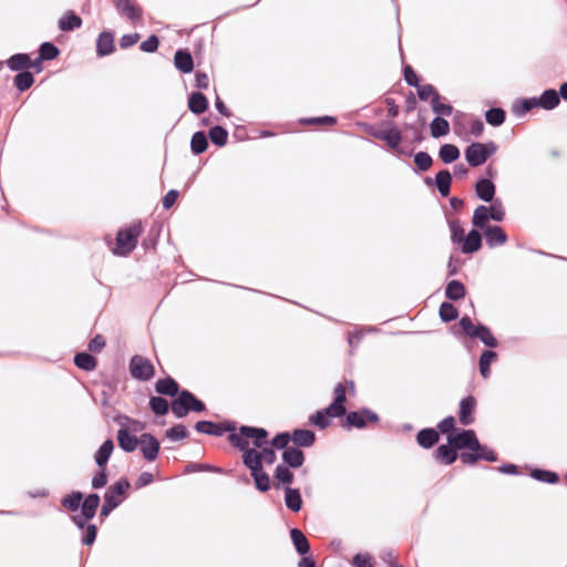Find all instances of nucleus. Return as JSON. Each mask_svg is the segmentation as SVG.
<instances>
[{
	"mask_svg": "<svg viewBox=\"0 0 567 567\" xmlns=\"http://www.w3.org/2000/svg\"><path fill=\"white\" fill-rule=\"evenodd\" d=\"M488 213L491 215V220L495 223H502L506 217V210L503 205L502 199L498 197L494 199L493 202L488 203Z\"/></svg>",
	"mask_w": 567,
	"mask_h": 567,
	"instance_id": "obj_62",
	"label": "nucleus"
},
{
	"mask_svg": "<svg viewBox=\"0 0 567 567\" xmlns=\"http://www.w3.org/2000/svg\"><path fill=\"white\" fill-rule=\"evenodd\" d=\"M474 339L480 340L487 349L486 350H494L499 346L498 340L494 336L492 329L478 321V328H476V333L474 334Z\"/></svg>",
	"mask_w": 567,
	"mask_h": 567,
	"instance_id": "obj_42",
	"label": "nucleus"
},
{
	"mask_svg": "<svg viewBox=\"0 0 567 567\" xmlns=\"http://www.w3.org/2000/svg\"><path fill=\"white\" fill-rule=\"evenodd\" d=\"M347 403V389L342 382H338L332 391V400L328 404L331 409L343 416L349 410L346 406Z\"/></svg>",
	"mask_w": 567,
	"mask_h": 567,
	"instance_id": "obj_36",
	"label": "nucleus"
},
{
	"mask_svg": "<svg viewBox=\"0 0 567 567\" xmlns=\"http://www.w3.org/2000/svg\"><path fill=\"white\" fill-rule=\"evenodd\" d=\"M112 3L118 14L125 17L130 21L136 22L142 19L143 9L133 0H112Z\"/></svg>",
	"mask_w": 567,
	"mask_h": 567,
	"instance_id": "obj_22",
	"label": "nucleus"
},
{
	"mask_svg": "<svg viewBox=\"0 0 567 567\" xmlns=\"http://www.w3.org/2000/svg\"><path fill=\"white\" fill-rule=\"evenodd\" d=\"M80 532L82 546L91 547L95 544L99 535V526L95 523L73 524Z\"/></svg>",
	"mask_w": 567,
	"mask_h": 567,
	"instance_id": "obj_37",
	"label": "nucleus"
},
{
	"mask_svg": "<svg viewBox=\"0 0 567 567\" xmlns=\"http://www.w3.org/2000/svg\"><path fill=\"white\" fill-rule=\"evenodd\" d=\"M289 536H290L292 546L299 556H303L311 551L309 540L307 539L305 534L299 528L291 527L289 529Z\"/></svg>",
	"mask_w": 567,
	"mask_h": 567,
	"instance_id": "obj_41",
	"label": "nucleus"
},
{
	"mask_svg": "<svg viewBox=\"0 0 567 567\" xmlns=\"http://www.w3.org/2000/svg\"><path fill=\"white\" fill-rule=\"evenodd\" d=\"M351 565L353 567H374V559L370 553H357L353 555Z\"/></svg>",
	"mask_w": 567,
	"mask_h": 567,
	"instance_id": "obj_64",
	"label": "nucleus"
},
{
	"mask_svg": "<svg viewBox=\"0 0 567 567\" xmlns=\"http://www.w3.org/2000/svg\"><path fill=\"white\" fill-rule=\"evenodd\" d=\"M118 447L124 453H133L138 447L140 436L131 433L127 429H118L116 432Z\"/></svg>",
	"mask_w": 567,
	"mask_h": 567,
	"instance_id": "obj_35",
	"label": "nucleus"
},
{
	"mask_svg": "<svg viewBox=\"0 0 567 567\" xmlns=\"http://www.w3.org/2000/svg\"><path fill=\"white\" fill-rule=\"evenodd\" d=\"M437 431L432 426L422 427L415 435L416 444L423 450H431L440 442Z\"/></svg>",
	"mask_w": 567,
	"mask_h": 567,
	"instance_id": "obj_30",
	"label": "nucleus"
},
{
	"mask_svg": "<svg viewBox=\"0 0 567 567\" xmlns=\"http://www.w3.org/2000/svg\"><path fill=\"white\" fill-rule=\"evenodd\" d=\"M206 411L205 402L187 389H183L179 395L172 400V412L176 419H184L190 412L204 413Z\"/></svg>",
	"mask_w": 567,
	"mask_h": 567,
	"instance_id": "obj_9",
	"label": "nucleus"
},
{
	"mask_svg": "<svg viewBox=\"0 0 567 567\" xmlns=\"http://www.w3.org/2000/svg\"><path fill=\"white\" fill-rule=\"evenodd\" d=\"M460 156L461 151L455 144L444 143L439 148V159L445 165L455 163Z\"/></svg>",
	"mask_w": 567,
	"mask_h": 567,
	"instance_id": "obj_49",
	"label": "nucleus"
},
{
	"mask_svg": "<svg viewBox=\"0 0 567 567\" xmlns=\"http://www.w3.org/2000/svg\"><path fill=\"white\" fill-rule=\"evenodd\" d=\"M190 152L194 156H199L205 153L209 146L208 136L205 131H196L190 137Z\"/></svg>",
	"mask_w": 567,
	"mask_h": 567,
	"instance_id": "obj_47",
	"label": "nucleus"
},
{
	"mask_svg": "<svg viewBox=\"0 0 567 567\" xmlns=\"http://www.w3.org/2000/svg\"><path fill=\"white\" fill-rule=\"evenodd\" d=\"M82 24V18L72 9L66 10L58 20V28L62 32H73Z\"/></svg>",
	"mask_w": 567,
	"mask_h": 567,
	"instance_id": "obj_32",
	"label": "nucleus"
},
{
	"mask_svg": "<svg viewBox=\"0 0 567 567\" xmlns=\"http://www.w3.org/2000/svg\"><path fill=\"white\" fill-rule=\"evenodd\" d=\"M453 302L454 301L445 300L439 307V317L443 323L453 322L460 317V311Z\"/></svg>",
	"mask_w": 567,
	"mask_h": 567,
	"instance_id": "obj_56",
	"label": "nucleus"
},
{
	"mask_svg": "<svg viewBox=\"0 0 567 567\" xmlns=\"http://www.w3.org/2000/svg\"><path fill=\"white\" fill-rule=\"evenodd\" d=\"M115 47V31L104 29L101 31L95 41V53L97 58H105L113 54Z\"/></svg>",
	"mask_w": 567,
	"mask_h": 567,
	"instance_id": "obj_19",
	"label": "nucleus"
},
{
	"mask_svg": "<svg viewBox=\"0 0 567 567\" xmlns=\"http://www.w3.org/2000/svg\"><path fill=\"white\" fill-rule=\"evenodd\" d=\"M143 231L144 224L141 219H135L120 227L115 234V244L110 246L111 252L117 257H128L137 247Z\"/></svg>",
	"mask_w": 567,
	"mask_h": 567,
	"instance_id": "obj_5",
	"label": "nucleus"
},
{
	"mask_svg": "<svg viewBox=\"0 0 567 567\" xmlns=\"http://www.w3.org/2000/svg\"><path fill=\"white\" fill-rule=\"evenodd\" d=\"M140 452L142 454V457L146 462H155L161 453V442L158 439L150 432H144L140 435Z\"/></svg>",
	"mask_w": 567,
	"mask_h": 567,
	"instance_id": "obj_16",
	"label": "nucleus"
},
{
	"mask_svg": "<svg viewBox=\"0 0 567 567\" xmlns=\"http://www.w3.org/2000/svg\"><path fill=\"white\" fill-rule=\"evenodd\" d=\"M359 126L369 136L384 142L392 152L403 142L402 132L394 121H381L379 125L362 122Z\"/></svg>",
	"mask_w": 567,
	"mask_h": 567,
	"instance_id": "obj_7",
	"label": "nucleus"
},
{
	"mask_svg": "<svg viewBox=\"0 0 567 567\" xmlns=\"http://www.w3.org/2000/svg\"><path fill=\"white\" fill-rule=\"evenodd\" d=\"M498 361V353L494 350H482L478 357V371L483 379H488L492 374L491 365Z\"/></svg>",
	"mask_w": 567,
	"mask_h": 567,
	"instance_id": "obj_39",
	"label": "nucleus"
},
{
	"mask_svg": "<svg viewBox=\"0 0 567 567\" xmlns=\"http://www.w3.org/2000/svg\"><path fill=\"white\" fill-rule=\"evenodd\" d=\"M243 465L249 471L256 491L265 494L274 487V481L271 482V477L264 465L249 464L248 462L243 463Z\"/></svg>",
	"mask_w": 567,
	"mask_h": 567,
	"instance_id": "obj_15",
	"label": "nucleus"
},
{
	"mask_svg": "<svg viewBox=\"0 0 567 567\" xmlns=\"http://www.w3.org/2000/svg\"><path fill=\"white\" fill-rule=\"evenodd\" d=\"M128 372L132 379L140 382H148L156 374L155 365L151 359L141 354H133L130 358Z\"/></svg>",
	"mask_w": 567,
	"mask_h": 567,
	"instance_id": "obj_11",
	"label": "nucleus"
},
{
	"mask_svg": "<svg viewBox=\"0 0 567 567\" xmlns=\"http://www.w3.org/2000/svg\"><path fill=\"white\" fill-rule=\"evenodd\" d=\"M162 230H163V223L157 221V220L152 223V225L147 231V235L142 240V247L145 251L156 250Z\"/></svg>",
	"mask_w": 567,
	"mask_h": 567,
	"instance_id": "obj_43",
	"label": "nucleus"
},
{
	"mask_svg": "<svg viewBox=\"0 0 567 567\" xmlns=\"http://www.w3.org/2000/svg\"><path fill=\"white\" fill-rule=\"evenodd\" d=\"M430 134L433 138H442L450 134L451 125L446 118L434 117L430 124Z\"/></svg>",
	"mask_w": 567,
	"mask_h": 567,
	"instance_id": "obj_54",
	"label": "nucleus"
},
{
	"mask_svg": "<svg viewBox=\"0 0 567 567\" xmlns=\"http://www.w3.org/2000/svg\"><path fill=\"white\" fill-rule=\"evenodd\" d=\"M394 155L398 157L406 156L413 158L412 172L415 175H422L431 169L433 166L434 159L431 154L426 151L414 152V150H405L399 144V148L394 150Z\"/></svg>",
	"mask_w": 567,
	"mask_h": 567,
	"instance_id": "obj_12",
	"label": "nucleus"
},
{
	"mask_svg": "<svg viewBox=\"0 0 567 567\" xmlns=\"http://www.w3.org/2000/svg\"><path fill=\"white\" fill-rule=\"evenodd\" d=\"M6 65L13 72L28 70L30 63V53L19 52L10 55L6 61Z\"/></svg>",
	"mask_w": 567,
	"mask_h": 567,
	"instance_id": "obj_52",
	"label": "nucleus"
},
{
	"mask_svg": "<svg viewBox=\"0 0 567 567\" xmlns=\"http://www.w3.org/2000/svg\"><path fill=\"white\" fill-rule=\"evenodd\" d=\"M529 476L540 483L555 485L559 483L560 476L556 471L543 468L538 466L529 467Z\"/></svg>",
	"mask_w": 567,
	"mask_h": 567,
	"instance_id": "obj_45",
	"label": "nucleus"
},
{
	"mask_svg": "<svg viewBox=\"0 0 567 567\" xmlns=\"http://www.w3.org/2000/svg\"><path fill=\"white\" fill-rule=\"evenodd\" d=\"M194 430L197 433L206 434L215 437H221L227 433V441L229 445L238 451L237 440H243L241 425L238 426L234 420H224L223 422H215L212 420H198L194 424Z\"/></svg>",
	"mask_w": 567,
	"mask_h": 567,
	"instance_id": "obj_6",
	"label": "nucleus"
},
{
	"mask_svg": "<svg viewBox=\"0 0 567 567\" xmlns=\"http://www.w3.org/2000/svg\"><path fill=\"white\" fill-rule=\"evenodd\" d=\"M148 408L156 417L166 416L172 410V403L162 395H150Z\"/></svg>",
	"mask_w": 567,
	"mask_h": 567,
	"instance_id": "obj_46",
	"label": "nucleus"
},
{
	"mask_svg": "<svg viewBox=\"0 0 567 567\" xmlns=\"http://www.w3.org/2000/svg\"><path fill=\"white\" fill-rule=\"evenodd\" d=\"M209 472L216 474H224L225 470L217 465L204 462H189L185 466V473Z\"/></svg>",
	"mask_w": 567,
	"mask_h": 567,
	"instance_id": "obj_59",
	"label": "nucleus"
},
{
	"mask_svg": "<svg viewBox=\"0 0 567 567\" xmlns=\"http://www.w3.org/2000/svg\"><path fill=\"white\" fill-rule=\"evenodd\" d=\"M35 82L34 73L30 70L17 72L13 76V86L19 93L28 91Z\"/></svg>",
	"mask_w": 567,
	"mask_h": 567,
	"instance_id": "obj_51",
	"label": "nucleus"
},
{
	"mask_svg": "<svg viewBox=\"0 0 567 567\" xmlns=\"http://www.w3.org/2000/svg\"><path fill=\"white\" fill-rule=\"evenodd\" d=\"M131 487V481L126 476H121L106 487L103 496L120 507L130 497Z\"/></svg>",
	"mask_w": 567,
	"mask_h": 567,
	"instance_id": "obj_14",
	"label": "nucleus"
},
{
	"mask_svg": "<svg viewBox=\"0 0 567 567\" xmlns=\"http://www.w3.org/2000/svg\"><path fill=\"white\" fill-rule=\"evenodd\" d=\"M243 440L236 439L238 452L241 453V462L257 465H272L277 462V452L286 447L277 432L271 439L266 427L241 424Z\"/></svg>",
	"mask_w": 567,
	"mask_h": 567,
	"instance_id": "obj_2",
	"label": "nucleus"
},
{
	"mask_svg": "<svg viewBox=\"0 0 567 567\" xmlns=\"http://www.w3.org/2000/svg\"><path fill=\"white\" fill-rule=\"evenodd\" d=\"M464 157L470 167H478L487 162L482 142H471L464 150Z\"/></svg>",
	"mask_w": 567,
	"mask_h": 567,
	"instance_id": "obj_23",
	"label": "nucleus"
},
{
	"mask_svg": "<svg viewBox=\"0 0 567 567\" xmlns=\"http://www.w3.org/2000/svg\"><path fill=\"white\" fill-rule=\"evenodd\" d=\"M434 429L437 431L440 437L441 435L446 437V442L441 443L440 445H450L451 449H454V451H456L461 431L466 430L465 427H457L456 417L452 414L446 415L441 421H439Z\"/></svg>",
	"mask_w": 567,
	"mask_h": 567,
	"instance_id": "obj_13",
	"label": "nucleus"
},
{
	"mask_svg": "<svg viewBox=\"0 0 567 567\" xmlns=\"http://www.w3.org/2000/svg\"><path fill=\"white\" fill-rule=\"evenodd\" d=\"M484 117L488 125L499 127L506 121V111L501 106H492L484 112Z\"/></svg>",
	"mask_w": 567,
	"mask_h": 567,
	"instance_id": "obj_55",
	"label": "nucleus"
},
{
	"mask_svg": "<svg viewBox=\"0 0 567 567\" xmlns=\"http://www.w3.org/2000/svg\"><path fill=\"white\" fill-rule=\"evenodd\" d=\"M452 183L453 175L447 168H442L437 172V183L435 188L441 197H450Z\"/></svg>",
	"mask_w": 567,
	"mask_h": 567,
	"instance_id": "obj_48",
	"label": "nucleus"
},
{
	"mask_svg": "<svg viewBox=\"0 0 567 567\" xmlns=\"http://www.w3.org/2000/svg\"><path fill=\"white\" fill-rule=\"evenodd\" d=\"M381 422L380 415L369 406H360L357 410H349L341 420V426L347 430H364L378 425Z\"/></svg>",
	"mask_w": 567,
	"mask_h": 567,
	"instance_id": "obj_8",
	"label": "nucleus"
},
{
	"mask_svg": "<svg viewBox=\"0 0 567 567\" xmlns=\"http://www.w3.org/2000/svg\"><path fill=\"white\" fill-rule=\"evenodd\" d=\"M117 508V504L112 503L109 498L103 496V501L101 499L100 507L97 509V518L99 523L103 524L106 518Z\"/></svg>",
	"mask_w": 567,
	"mask_h": 567,
	"instance_id": "obj_63",
	"label": "nucleus"
},
{
	"mask_svg": "<svg viewBox=\"0 0 567 567\" xmlns=\"http://www.w3.org/2000/svg\"><path fill=\"white\" fill-rule=\"evenodd\" d=\"M187 106L193 114L202 115L209 109V100L204 93L193 91L187 95Z\"/></svg>",
	"mask_w": 567,
	"mask_h": 567,
	"instance_id": "obj_34",
	"label": "nucleus"
},
{
	"mask_svg": "<svg viewBox=\"0 0 567 567\" xmlns=\"http://www.w3.org/2000/svg\"><path fill=\"white\" fill-rule=\"evenodd\" d=\"M474 192L477 199L489 203L496 199V184L487 178H477L474 183Z\"/></svg>",
	"mask_w": 567,
	"mask_h": 567,
	"instance_id": "obj_26",
	"label": "nucleus"
},
{
	"mask_svg": "<svg viewBox=\"0 0 567 567\" xmlns=\"http://www.w3.org/2000/svg\"><path fill=\"white\" fill-rule=\"evenodd\" d=\"M74 365L85 372H92L97 367V358L90 351H79L73 357Z\"/></svg>",
	"mask_w": 567,
	"mask_h": 567,
	"instance_id": "obj_40",
	"label": "nucleus"
},
{
	"mask_svg": "<svg viewBox=\"0 0 567 567\" xmlns=\"http://www.w3.org/2000/svg\"><path fill=\"white\" fill-rule=\"evenodd\" d=\"M487 205H478L472 215L471 224L477 228H487L488 221L491 220V215L488 213Z\"/></svg>",
	"mask_w": 567,
	"mask_h": 567,
	"instance_id": "obj_58",
	"label": "nucleus"
},
{
	"mask_svg": "<svg viewBox=\"0 0 567 567\" xmlns=\"http://www.w3.org/2000/svg\"><path fill=\"white\" fill-rule=\"evenodd\" d=\"M537 109L553 111L560 104L558 91L554 87L545 89L540 95L535 96Z\"/></svg>",
	"mask_w": 567,
	"mask_h": 567,
	"instance_id": "obj_29",
	"label": "nucleus"
},
{
	"mask_svg": "<svg viewBox=\"0 0 567 567\" xmlns=\"http://www.w3.org/2000/svg\"><path fill=\"white\" fill-rule=\"evenodd\" d=\"M456 451L450 445H437L433 451L434 461L444 466L453 465L457 460L466 466H475L480 461L495 463L498 461L497 452L482 443L473 429L462 430Z\"/></svg>",
	"mask_w": 567,
	"mask_h": 567,
	"instance_id": "obj_1",
	"label": "nucleus"
},
{
	"mask_svg": "<svg viewBox=\"0 0 567 567\" xmlns=\"http://www.w3.org/2000/svg\"><path fill=\"white\" fill-rule=\"evenodd\" d=\"M114 450H115V444H114L113 439L112 437L105 439L93 454V460H94L95 465L107 466Z\"/></svg>",
	"mask_w": 567,
	"mask_h": 567,
	"instance_id": "obj_38",
	"label": "nucleus"
},
{
	"mask_svg": "<svg viewBox=\"0 0 567 567\" xmlns=\"http://www.w3.org/2000/svg\"><path fill=\"white\" fill-rule=\"evenodd\" d=\"M333 419H341L342 416L336 412L333 409H331L329 405L316 410L313 413H311L308 416V425L315 426L320 431H323L328 429L331 424Z\"/></svg>",
	"mask_w": 567,
	"mask_h": 567,
	"instance_id": "obj_18",
	"label": "nucleus"
},
{
	"mask_svg": "<svg viewBox=\"0 0 567 567\" xmlns=\"http://www.w3.org/2000/svg\"><path fill=\"white\" fill-rule=\"evenodd\" d=\"M155 392L162 396H168L173 400L179 395L184 388L172 375H165L156 380L154 384Z\"/></svg>",
	"mask_w": 567,
	"mask_h": 567,
	"instance_id": "obj_21",
	"label": "nucleus"
},
{
	"mask_svg": "<svg viewBox=\"0 0 567 567\" xmlns=\"http://www.w3.org/2000/svg\"><path fill=\"white\" fill-rule=\"evenodd\" d=\"M415 89L417 93V99L422 102H429L430 104L431 101H434L441 95L436 86L431 83H420Z\"/></svg>",
	"mask_w": 567,
	"mask_h": 567,
	"instance_id": "obj_60",
	"label": "nucleus"
},
{
	"mask_svg": "<svg viewBox=\"0 0 567 567\" xmlns=\"http://www.w3.org/2000/svg\"><path fill=\"white\" fill-rule=\"evenodd\" d=\"M466 287L458 279H451L446 282L444 295L446 300L457 302L466 296Z\"/></svg>",
	"mask_w": 567,
	"mask_h": 567,
	"instance_id": "obj_44",
	"label": "nucleus"
},
{
	"mask_svg": "<svg viewBox=\"0 0 567 567\" xmlns=\"http://www.w3.org/2000/svg\"><path fill=\"white\" fill-rule=\"evenodd\" d=\"M110 481V471L109 466L96 465V470L92 473L91 476V487L93 491H100L104 487H107Z\"/></svg>",
	"mask_w": 567,
	"mask_h": 567,
	"instance_id": "obj_50",
	"label": "nucleus"
},
{
	"mask_svg": "<svg viewBox=\"0 0 567 567\" xmlns=\"http://www.w3.org/2000/svg\"><path fill=\"white\" fill-rule=\"evenodd\" d=\"M431 110L435 114L434 117H443L451 116L454 114V124L456 125V121L458 117H463L465 114L461 111H455L451 103L446 102V99L440 95L434 101H431Z\"/></svg>",
	"mask_w": 567,
	"mask_h": 567,
	"instance_id": "obj_25",
	"label": "nucleus"
},
{
	"mask_svg": "<svg viewBox=\"0 0 567 567\" xmlns=\"http://www.w3.org/2000/svg\"><path fill=\"white\" fill-rule=\"evenodd\" d=\"M446 224L451 234V243L461 254L472 256L483 248L485 228H477L472 225V228L465 234L461 220L447 216Z\"/></svg>",
	"mask_w": 567,
	"mask_h": 567,
	"instance_id": "obj_4",
	"label": "nucleus"
},
{
	"mask_svg": "<svg viewBox=\"0 0 567 567\" xmlns=\"http://www.w3.org/2000/svg\"><path fill=\"white\" fill-rule=\"evenodd\" d=\"M484 239L487 247L493 249L505 245L508 241V236L502 226L493 224L487 225Z\"/></svg>",
	"mask_w": 567,
	"mask_h": 567,
	"instance_id": "obj_27",
	"label": "nucleus"
},
{
	"mask_svg": "<svg viewBox=\"0 0 567 567\" xmlns=\"http://www.w3.org/2000/svg\"><path fill=\"white\" fill-rule=\"evenodd\" d=\"M286 447L291 446L303 451V449L312 447L317 441V434L313 430L306 427H295L291 431L279 432Z\"/></svg>",
	"mask_w": 567,
	"mask_h": 567,
	"instance_id": "obj_10",
	"label": "nucleus"
},
{
	"mask_svg": "<svg viewBox=\"0 0 567 567\" xmlns=\"http://www.w3.org/2000/svg\"><path fill=\"white\" fill-rule=\"evenodd\" d=\"M306 462V454L303 451L288 445L281 450V466L290 470H298L303 466Z\"/></svg>",
	"mask_w": 567,
	"mask_h": 567,
	"instance_id": "obj_20",
	"label": "nucleus"
},
{
	"mask_svg": "<svg viewBox=\"0 0 567 567\" xmlns=\"http://www.w3.org/2000/svg\"><path fill=\"white\" fill-rule=\"evenodd\" d=\"M38 54L45 61H53L60 56L61 50L52 41H44L39 45Z\"/></svg>",
	"mask_w": 567,
	"mask_h": 567,
	"instance_id": "obj_61",
	"label": "nucleus"
},
{
	"mask_svg": "<svg viewBox=\"0 0 567 567\" xmlns=\"http://www.w3.org/2000/svg\"><path fill=\"white\" fill-rule=\"evenodd\" d=\"M207 136L215 146L224 147L228 143L229 133L225 126L217 124L208 130Z\"/></svg>",
	"mask_w": 567,
	"mask_h": 567,
	"instance_id": "obj_53",
	"label": "nucleus"
},
{
	"mask_svg": "<svg viewBox=\"0 0 567 567\" xmlns=\"http://www.w3.org/2000/svg\"><path fill=\"white\" fill-rule=\"evenodd\" d=\"M477 399L473 394L463 396L457 406V419L461 425L470 426L475 422Z\"/></svg>",
	"mask_w": 567,
	"mask_h": 567,
	"instance_id": "obj_17",
	"label": "nucleus"
},
{
	"mask_svg": "<svg viewBox=\"0 0 567 567\" xmlns=\"http://www.w3.org/2000/svg\"><path fill=\"white\" fill-rule=\"evenodd\" d=\"M190 435V432L188 427L183 423H175L171 427H168L164 436L165 439L169 440L171 442H179L188 439Z\"/></svg>",
	"mask_w": 567,
	"mask_h": 567,
	"instance_id": "obj_57",
	"label": "nucleus"
},
{
	"mask_svg": "<svg viewBox=\"0 0 567 567\" xmlns=\"http://www.w3.org/2000/svg\"><path fill=\"white\" fill-rule=\"evenodd\" d=\"M534 109H537L535 96H519L513 101L511 112L516 118H523Z\"/></svg>",
	"mask_w": 567,
	"mask_h": 567,
	"instance_id": "obj_31",
	"label": "nucleus"
},
{
	"mask_svg": "<svg viewBox=\"0 0 567 567\" xmlns=\"http://www.w3.org/2000/svg\"><path fill=\"white\" fill-rule=\"evenodd\" d=\"M60 504L71 513L70 522L72 524L93 523L101 504V496L96 492L84 493L72 489L61 497Z\"/></svg>",
	"mask_w": 567,
	"mask_h": 567,
	"instance_id": "obj_3",
	"label": "nucleus"
},
{
	"mask_svg": "<svg viewBox=\"0 0 567 567\" xmlns=\"http://www.w3.org/2000/svg\"><path fill=\"white\" fill-rule=\"evenodd\" d=\"M285 506L291 513H299L303 507L302 493L299 487H289L284 489Z\"/></svg>",
	"mask_w": 567,
	"mask_h": 567,
	"instance_id": "obj_33",
	"label": "nucleus"
},
{
	"mask_svg": "<svg viewBox=\"0 0 567 567\" xmlns=\"http://www.w3.org/2000/svg\"><path fill=\"white\" fill-rule=\"evenodd\" d=\"M293 470H290L288 467L281 466L280 464H277L274 474H272V481H274V488L276 491H284L289 487H292V484L295 483V473Z\"/></svg>",
	"mask_w": 567,
	"mask_h": 567,
	"instance_id": "obj_24",
	"label": "nucleus"
},
{
	"mask_svg": "<svg viewBox=\"0 0 567 567\" xmlns=\"http://www.w3.org/2000/svg\"><path fill=\"white\" fill-rule=\"evenodd\" d=\"M174 66L183 74L194 71V59L188 48H179L175 51Z\"/></svg>",
	"mask_w": 567,
	"mask_h": 567,
	"instance_id": "obj_28",
	"label": "nucleus"
}]
</instances>
